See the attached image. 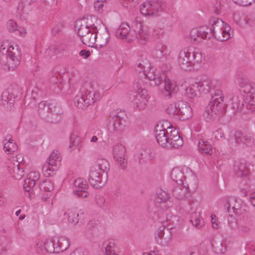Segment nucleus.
I'll use <instances>...</instances> for the list:
<instances>
[{
    "label": "nucleus",
    "mask_w": 255,
    "mask_h": 255,
    "mask_svg": "<svg viewBox=\"0 0 255 255\" xmlns=\"http://www.w3.org/2000/svg\"><path fill=\"white\" fill-rule=\"evenodd\" d=\"M198 145L199 150L201 153L211 155L213 152V148L212 145L207 140L203 139H199Z\"/></svg>",
    "instance_id": "7c9ffc66"
},
{
    "label": "nucleus",
    "mask_w": 255,
    "mask_h": 255,
    "mask_svg": "<svg viewBox=\"0 0 255 255\" xmlns=\"http://www.w3.org/2000/svg\"><path fill=\"white\" fill-rule=\"evenodd\" d=\"M83 213L79 214L73 212H71L68 214V221L69 223L72 224L73 226H80L83 224Z\"/></svg>",
    "instance_id": "c85d7f7f"
},
{
    "label": "nucleus",
    "mask_w": 255,
    "mask_h": 255,
    "mask_svg": "<svg viewBox=\"0 0 255 255\" xmlns=\"http://www.w3.org/2000/svg\"><path fill=\"white\" fill-rule=\"evenodd\" d=\"M118 162L120 168L122 169L125 170L127 166V160L125 158V156H122V158H118V159H115Z\"/></svg>",
    "instance_id": "4d7b16f0"
},
{
    "label": "nucleus",
    "mask_w": 255,
    "mask_h": 255,
    "mask_svg": "<svg viewBox=\"0 0 255 255\" xmlns=\"http://www.w3.org/2000/svg\"><path fill=\"white\" fill-rule=\"evenodd\" d=\"M61 157L57 150H54L50 155L48 161L49 164H58L60 165Z\"/></svg>",
    "instance_id": "49530a36"
},
{
    "label": "nucleus",
    "mask_w": 255,
    "mask_h": 255,
    "mask_svg": "<svg viewBox=\"0 0 255 255\" xmlns=\"http://www.w3.org/2000/svg\"><path fill=\"white\" fill-rule=\"evenodd\" d=\"M102 97L100 88L97 84L92 83L83 87L74 99L75 105L79 109H86L94 104Z\"/></svg>",
    "instance_id": "7ed1b4c3"
},
{
    "label": "nucleus",
    "mask_w": 255,
    "mask_h": 255,
    "mask_svg": "<svg viewBox=\"0 0 255 255\" xmlns=\"http://www.w3.org/2000/svg\"><path fill=\"white\" fill-rule=\"evenodd\" d=\"M224 96L221 90H215L212 94L208 105L206 107L204 117L209 122L215 119L218 115H222L225 111L226 105L224 103Z\"/></svg>",
    "instance_id": "39448f33"
},
{
    "label": "nucleus",
    "mask_w": 255,
    "mask_h": 255,
    "mask_svg": "<svg viewBox=\"0 0 255 255\" xmlns=\"http://www.w3.org/2000/svg\"><path fill=\"white\" fill-rule=\"evenodd\" d=\"M75 187H78L79 189L75 191V193L79 197L85 198L88 196V192L86 190L88 188V185L86 181L82 178L76 179L74 182Z\"/></svg>",
    "instance_id": "6ab92c4d"
},
{
    "label": "nucleus",
    "mask_w": 255,
    "mask_h": 255,
    "mask_svg": "<svg viewBox=\"0 0 255 255\" xmlns=\"http://www.w3.org/2000/svg\"><path fill=\"white\" fill-rule=\"evenodd\" d=\"M125 113L124 112H120L116 113L113 117L112 123L109 125V129L111 132H122L124 130Z\"/></svg>",
    "instance_id": "4468645a"
},
{
    "label": "nucleus",
    "mask_w": 255,
    "mask_h": 255,
    "mask_svg": "<svg viewBox=\"0 0 255 255\" xmlns=\"http://www.w3.org/2000/svg\"><path fill=\"white\" fill-rule=\"evenodd\" d=\"M55 244L51 240H47L44 244L45 250L48 253H54L59 252V251L55 250Z\"/></svg>",
    "instance_id": "8fccbe9b"
},
{
    "label": "nucleus",
    "mask_w": 255,
    "mask_h": 255,
    "mask_svg": "<svg viewBox=\"0 0 255 255\" xmlns=\"http://www.w3.org/2000/svg\"><path fill=\"white\" fill-rule=\"evenodd\" d=\"M177 61L181 68L190 70L194 65L202 61V55L201 53L197 51L191 52L188 49H184L180 51Z\"/></svg>",
    "instance_id": "423d86ee"
},
{
    "label": "nucleus",
    "mask_w": 255,
    "mask_h": 255,
    "mask_svg": "<svg viewBox=\"0 0 255 255\" xmlns=\"http://www.w3.org/2000/svg\"><path fill=\"white\" fill-rule=\"evenodd\" d=\"M126 152L125 147L121 143H117L113 147V154L114 159H118V158H122V156H125Z\"/></svg>",
    "instance_id": "c9c22d12"
},
{
    "label": "nucleus",
    "mask_w": 255,
    "mask_h": 255,
    "mask_svg": "<svg viewBox=\"0 0 255 255\" xmlns=\"http://www.w3.org/2000/svg\"><path fill=\"white\" fill-rule=\"evenodd\" d=\"M50 104V102L47 101H42L39 104L38 110L39 116L45 121L50 113L51 106Z\"/></svg>",
    "instance_id": "b1692460"
},
{
    "label": "nucleus",
    "mask_w": 255,
    "mask_h": 255,
    "mask_svg": "<svg viewBox=\"0 0 255 255\" xmlns=\"http://www.w3.org/2000/svg\"><path fill=\"white\" fill-rule=\"evenodd\" d=\"M105 0H97L94 4L95 8L100 13L103 11V7Z\"/></svg>",
    "instance_id": "bf43d9fd"
},
{
    "label": "nucleus",
    "mask_w": 255,
    "mask_h": 255,
    "mask_svg": "<svg viewBox=\"0 0 255 255\" xmlns=\"http://www.w3.org/2000/svg\"><path fill=\"white\" fill-rule=\"evenodd\" d=\"M150 67V63L146 59H140L137 60L135 64V70L139 74L143 73V71L146 70L145 68H149Z\"/></svg>",
    "instance_id": "58836bf2"
},
{
    "label": "nucleus",
    "mask_w": 255,
    "mask_h": 255,
    "mask_svg": "<svg viewBox=\"0 0 255 255\" xmlns=\"http://www.w3.org/2000/svg\"><path fill=\"white\" fill-rule=\"evenodd\" d=\"M225 1L223 0H222V1H216V2L214 4V12L216 14H219L220 13V11L222 8L224 7V4L223 3Z\"/></svg>",
    "instance_id": "13d9d810"
},
{
    "label": "nucleus",
    "mask_w": 255,
    "mask_h": 255,
    "mask_svg": "<svg viewBox=\"0 0 255 255\" xmlns=\"http://www.w3.org/2000/svg\"><path fill=\"white\" fill-rule=\"evenodd\" d=\"M90 52L89 50H82L79 52V55L84 58H87L90 55Z\"/></svg>",
    "instance_id": "e2e57ef3"
},
{
    "label": "nucleus",
    "mask_w": 255,
    "mask_h": 255,
    "mask_svg": "<svg viewBox=\"0 0 255 255\" xmlns=\"http://www.w3.org/2000/svg\"><path fill=\"white\" fill-rule=\"evenodd\" d=\"M58 50L54 45L50 46L44 52V57L46 58H50L55 56L58 52Z\"/></svg>",
    "instance_id": "de8ad7c7"
},
{
    "label": "nucleus",
    "mask_w": 255,
    "mask_h": 255,
    "mask_svg": "<svg viewBox=\"0 0 255 255\" xmlns=\"http://www.w3.org/2000/svg\"><path fill=\"white\" fill-rule=\"evenodd\" d=\"M232 200H234V202H237L236 199H234L233 198H231L230 199L227 200L224 204V208L226 210L227 212L229 213V216L231 217L233 216L230 214L232 213L231 210L233 211L232 212L234 213L236 215H238L239 214L238 210L240 209L241 207L240 203H237V204L233 205L232 208L231 209V206L232 204L231 202Z\"/></svg>",
    "instance_id": "c756f323"
},
{
    "label": "nucleus",
    "mask_w": 255,
    "mask_h": 255,
    "mask_svg": "<svg viewBox=\"0 0 255 255\" xmlns=\"http://www.w3.org/2000/svg\"><path fill=\"white\" fill-rule=\"evenodd\" d=\"M239 85L244 93L247 95L245 96V103L251 111H255V84L248 79L241 78Z\"/></svg>",
    "instance_id": "6e6552de"
},
{
    "label": "nucleus",
    "mask_w": 255,
    "mask_h": 255,
    "mask_svg": "<svg viewBox=\"0 0 255 255\" xmlns=\"http://www.w3.org/2000/svg\"><path fill=\"white\" fill-rule=\"evenodd\" d=\"M211 244L214 252L217 254H222L226 251V247L220 240L213 239Z\"/></svg>",
    "instance_id": "e433bc0d"
},
{
    "label": "nucleus",
    "mask_w": 255,
    "mask_h": 255,
    "mask_svg": "<svg viewBox=\"0 0 255 255\" xmlns=\"http://www.w3.org/2000/svg\"><path fill=\"white\" fill-rule=\"evenodd\" d=\"M210 28L200 27L192 29L190 33V40L193 43H199L202 39H210L214 36L217 40L224 41L230 37L229 31L230 27L222 19L212 17L210 19Z\"/></svg>",
    "instance_id": "f257e3e1"
},
{
    "label": "nucleus",
    "mask_w": 255,
    "mask_h": 255,
    "mask_svg": "<svg viewBox=\"0 0 255 255\" xmlns=\"http://www.w3.org/2000/svg\"><path fill=\"white\" fill-rule=\"evenodd\" d=\"M190 222L193 226L198 229H200L203 224V220L200 217V215L198 213L194 212L192 213L190 216Z\"/></svg>",
    "instance_id": "ea45409f"
},
{
    "label": "nucleus",
    "mask_w": 255,
    "mask_h": 255,
    "mask_svg": "<svg viewBox=\"0 0 255 255\" xmlns=\"http://www.w3.org/2000/svg\"><path fill=\"white\" fill-rule=\"evenodd\" d=\"M168 199L167 193L162 189L157 190L155 197V200L158 203L165 202Z\"/></svg>",
    "instance_id": "a19ab883"
},
{
    "label": "nucleus",
    "mask_w": 255,
    "mask_h": 255,
    "mask_svg": "<svg viewBox=\"0 0 255 255\" xmlns=\"http://www.w3.org/2000/svg\"><path fill=\"white\" fill-rule=\"evenodd\" d=\"M163 33H164V30L162 29L157 28L154 29L153 34L157 35V36H158V37H159V36L162 35L163 34Z\"/></svg>",
    "instance_id": "0e129e2a"
},
{
    "label": "nucleus",
    "mask_w": 255,
    "mask_h": 255,
    "mask_svg": "<svg viewBox=\"0 0 255 255\" xmlns=\"http://www.w3.org/2000/svg\"><path fill=\"white\" fill-rule=\"evenodd\" d=\"M165 228V225H161L155 233V239L156 243L158 244L161 245L163 243Z\"/></svg>",
    "instance_id": "c03bdc74"
},
{
    "label": "nucleus",
    "mask_w": 255,
    "mask_h": 255,
    "mask_svg": "<svg viewBox=\"0 0 255 255\" xmlns=\"http://www.w3.org/2000/svg\"><path fill=\"white\" fill-rule=\"evenodd\" d=\"M7 168L9 172L15 179L19 180L24 175V170L20 167L19 163L15 164L14 163L10 162Z\"/></svg>",
    "instance_id": "412c9836"
},
{
    "label": "nucleus",
    "mask_w": 255,
    "mask_h": 255,
    "mask_svg": "<svg viewBox=\"0 0 255 255\" xmlns=\"http://www.w3.org/2000/svg\"><path fill=\"white\" fill-rule=\"evenodd\" d=\"M178 113L177 116L181 120H186L192 117V110L189 105L184 101L178 102Z\"/></svg>",
    "instance_id": "f3484780"
},
{
    "label": "nucleus",
    "mask_w": 255,
    "mask_h": 255,
    "mask_svg": "<svg viewBox=\"0 0 255 255\" xmlns=\"http://www.w3.org/2000/svg\"><path fill=\"white\" fill-rule=\"evenodd\" d=\"M56 245L59 248L58 251L62 252L69 248L70 242L68 239L65 237H62L58 241Z\"/></svg>",
    "instance_id": "a18cd8bd"
},
{
    "label": "nucleus",
    "mask_w": 255,
    "mask_h": 255,
    "mask_svg": "<svg viewBox=\"0 0 255 255\" xmlns=\"http://www.w3.org/2000/svg\"><path fill=\"white\" fill-rule=\"evenodd\" d=\"M39 174L37 172H31L29 174V178L34 181L35 183L39 178Z\"/></svg>",
    "instance_id": "052dcab7"
},
{
    "label": "nucleus",
    "mask_w": 255,
    "mask_h": 255,
    "mask_svg": "<svg viewBox=\"0 0 255 255\" xmlns=\"http://www.w3.org/2000/svg\"><path fill=\"white\" fill-rule=\"evenodd\" d=\"M196 83L198 86L200 96L201 94H206L208 93L212 88V81L208 78L196 82Z\"/></svg>",
    "instance_id": "bb28decb"
},
{
    "label": "nucleus",
    "mask_w": 255,
    "mask_h": 255,
    "mask_svg": "<svg viewBox=\"0 0 255 255\" xmlns=\"http://www.w3.org/2000/svg\"><path fill=\"white\" fill-rule=\"evenodd\" d=\"M59 73L58 72H53L49 75L48 81L53 87V90L56 92L60 91L62 88V84L60 81Z\"/></svg>",
    "instance_id": "5701e85b"
},
{
    "label": "nucleus",
    "mask_w": 255,
    "mask_h": 255,
    "mask_svg": "<svg viewBox=\"0 0 255 255\" xmlns=\"http://www.w3.org/2000/svg\"><path fill=\"white\" fill-rule=\"evenodd\" d=\"M97 165L99 168V169L103 172L107 173L110 170V164L109 161L104 159H98L97 160Z\"/></svg>",
    "instance_id": "37998d69"
},
{
    "label": "nucleus",
    "mask_w": 255,
    "mask_h": 255,
    "mask_svg": "<svg viewBox=\"0 0 255 255\" xmlns=\"http://www.w3.org/2000/svg\"><path fill=\"white\" fill-rule=\"evenodd\" d=\"M39 188L41 191L51 192L53 190L54 185L51 181L46 179L40 183Z\"/></svg>",
    "instance_id": "79ce46f5"
},
{
    "label": "nucleus",
    "mask_w": 255,
    "mask_h": 255,
    "mask_svg": "<svg viewBox=\"0 0 255 255\" xmlns=\"http://www.w3.org/2000/svg\"><path fill=\"white\" fill-rule=\"evenodd\" d=\"M102 247L105 249V255H119L117 254L118 248L113 239L105 241Z\"/></svg>",
    "instance_id": "393cba45"
},
{
    "label": "nucleus",
    "mask_w": 255,
    "mask_h": 255,
    "mask_svg": "<svg viewBox=\"0 0 255 255\" xmlns=\"http://www.w3.org/2000/svg\"><path fill=\"white\" fill-rule=\"evenodd\" d=\"M197 188L196 182L194 184H187L185 186L182 184L175 186L172 189L173 196L178 200H183L187 198L189 194Z\"/></svg>",
    "instance_id": "ddd939ff"
},
{
    "label": "nucleus",
    "mask_w": 255,
    "mask_h": 255,
    "mask_svg": "<svg viewBox=\"0 0 255 255\" xmlns=\"http://www.w3.org/2000/svg\"><path fill=\"white\" fill-rule=\"evenodd\" d=\"M235 2L243 6H248L252 3V2L248 1L246 0H236Z\"/></svg>",
    "instance_id": "680f3d73"
},
{
    "label": "nucleus",
    "mask_w": 255,
    "mask_h": 255,
    "mask_svg": "<svg viewBox=\"0 0 255 255\" xmlns=\"http://www.w3.org/2000/svg\"><path fill=\"white\" fill-rule=\"evenodd\" d=\"M234 171L237 176L243 179H246L249 174L248 167L245 163L236 162Z\"/></svg>",
    "instance_id": "4be33fe9"
},
{
    "label": "nucleus",
    "mask_w": 255,
    "mask_h": 255,
    "mask_svg": "<svg viewBox=\"0 0 255 255\" xmlns=\"http://www.w3.org/2000/svg\"><path fill=\"white\" fill-rule=\"evenodd\" d=\"M50 106H51L50 112L60 116L63 114L61 107L57 103L50 102Z\"/></svg>",
    "instance_id": "3c124183"
},
{
    "label": "nucleus",
    "mask_w": 255,
    "mask_h": 255,
    "mask_svg": "<svg viewBox=\"0 0 255 255\" xmlns=\"http://www.w3.org/2000/svg\"><path fill=\"white\" fill-rule=\"evenodd\" d=\"M165 7L164 2L160 0H148L144 2L140 8V13L144 15L157 16Z\"/></svg>",
    "instance_id": "1a4fd4ad"
},
{
    "label": "nucleus",
    "mask_w": 255,
    "mask_h": 255,
    "mask_svg": "<svg viewBox=\"0 0 255 255\" xmlns=\"http://www.w3.org/2000/svg\"><path fill=\"white\" fill-rule=\"evenodd\" d=\"M178 102L169 105L166 109V113L171 115L177 116L178 113Z\"/></svg>",
    "instance_id": "603ef678"
},
{
    "label": "nucleus",
    "mask_w": 255,
    "mask_h": 255,
    "mask_svg": "<svg viewBox=\"0 0 255 255\" xmlns=\"http://www.w3.org/2000/svg\"><path fill=\"white\" fill-rule=\"evenodd\" d=\"M169 132L168 127L165 128L162 126L156 127L155 130V137L157 143L161 146L168 148Z\"/></svg>",
    "instance_id": "2eb2a0df"
},
{
    "label": "nucleus",
    "mask_w": 255,
    "mask_h": 255,
    "mask_svg": "<svg viewBox=\"0 0 255 255\" xmlns=\"http://www.w3.org/2000/svg\"><path fill=\"white\" fill-rule=\"evenodd\" d=\"M96 229L95 223L93 221H90L87 225L86 227V232L87 234L91 235Z\"/></svg>",
    "instance_id": "6e6d98bb"
},
{
    "label": "nucleus",
    "mask_w": 255,
    "mask_h": 255,
    "mask_svg": "<svg viewBox=\"0 0 255 255\" xmlns=\"http://www.w3.org/2000/svg\"><path fill=\"white\" fill-rule=\"evenodd\" d=\"M172 179L178 184H183L182 178L184 177L182 171L179 168H174L171 172Z\"/></svg>",
    "instance_id": "f704fd0d"
},
{
    "label": "nucleus",
    "mask_w": 255,
    "mask_h": 255,
    "mask_svg": "<svg viewBox=\"0 0 255 255\" xmlns=\"http://www.w3.org/2000/svg\"><path fill=\"white\" fill-rule=\"evenodd\" d=\"M167 53V47L162 43H157L154 51V56L158 59L163 57Z\"/></svg>",
    "instance_id": "4c0bfd02"
},
{
    "label": "nucleus",
    "mask_w": 255,
    "mask_h": 255,
    "mask_svg": "<svg viewBox=\"0 0 255 255\" xmlns=\"http://www.w3.org/2000/svg\"><path fill=\"white\" fill-rule=\"evenodd\" d=\"M95 201L97 205L100 208L107 210L108 209V203L106 202V199L101 195H98L96 197Z\"/></svg>",
    "instance_id": "09e8293b"
},
{
    "label": "nucleus",
    "mask_w": 255,
    "mask_h": 255,
    "mask_svg": "<svg viewBox=\"0 0 255 255\" xmlns=\"http://www.w3.org/2000/svg\"><path fill=\"white\" fill-rule=\"evenodd\" d=\"M235 141L237 144L244 143L247 146L254 144V139L251 136L243 135L241 131H236L234 133Z\"/></svg>",
    "instance_id": "aec40b11"
},
{
    "label": "nucleus",
    "mask_w": 255,
    "mask_h": 255,
    "mask_svg": "<svg viewBox=\"0 0 255 255\" xmlns=\"http://www.w3.org/2000/svg\"><path fill=\"white\" fill-rule=\"evenodd\" d=\"M231 107L234 110L240 111L241 112L246 113L248 110H251L250 108L246 106L245 100L240 104V100L238 96H233L231 99Z\"/></svg>",
    "instance_id": "a878e982"
},
{
    "label": "nucleus",
    "mask_w": 255,
    "mask_h": 255,
    "mask_svg": "<svg viewBox=\"0 0 255 255\" xmlns=\"http://www.w3.org/2000/svg\"><path fill=\"white\" fill-rule=\"evenodd\" d=\"M168 130H170L168 148H177L182 146L183 144L182 138L180 137L178 131L169 127Z\"/></svg>",
    "instance_id": "a211bd4d"
},
{
    "label": "nucleus",
    "mask_w": 255,
    "mask_h": 255,
    "mask_svg": "<svg viewBox=\"0 0 255 255\" xmlns=\"http://www.w3.org/2000/svg\"><path fill=\"white\" fill-rule=\"evenodd\" d=\"M117 37L127 39L128 42L136 39L141 44L147 41L146 31L143 29L142 21L140 17H136L131 23V28L127 22H123L115 32Z\"/></svg>",
    "instance_id": "f03ea898"
},
{
    "label": "nucleus",
    "mask_w": 255,
    "mask_h": 255,
    "mask_svg": "<svg viewBox=\"0 0 255 255\" xmlns=\"http://www.w3.org/2000/svg\"><path fill=\"white\" fill-rule=\"evenodd\" d=\"M88 180L90 184L96 188L103 187L106 182L105 179H102L101 174L98 172V170L94 169V167L91 168L90 170Z\"/></svg>",
    "instance_id": "dca6fc26"
},
{
    "label": "nucleus",
    "mask_w": 255,
    "mask_h": 255,
    "mask_svg": "<svg viewBox=\"0 0 255 255\" xmlns=\"http://www.w3.org/2000/svg\"><path fill=\"white\" fill-rule=\"evenodd\" d=\"M21 94V88L16 84H11L2 92L1 101L4 107L8 109L13 106L15 99Z\"/></svg>",
    "instance_id": "9d476101"
},
{
    "label": "nucleus",
    "mask_w": 255,
    "mask_h": 255,
    "mask_svg": "<svg viewBox=\"0 0 255 255\" xmlns=\"http://www.w3.org/2000/svg\"><path fill=\"white\" fill-rule=\"evenodd\" d=\"M7 28L10 32H13L16 30L19 31V32L21 33V31L19 30V29L17 28L18 26L17 25L16 22L10 19L9 20L6 24Z\"/></svg>",
    "instance_id": "5fc2aeb1"
},
{
    "label": "nucleus",
    "mask_w": 255,
    "mask_h": 255,
    "mask_svg": "<svg viewBox=\"0 0 255 255\" xmlns=\"http://www.w3.org/2000/svg\"><path fill=\"white\" fill-rule=\"evenodd\" d=\"M35 183L34 180H32L31 178H28L24 180L23 184V189L25 191V195L28 196L29 198H33V187H34Z\"/></svg>",
    "instance_id": "2f4dec72"
},
{
    "label": "nucleus",
    "mask_w": 255,
    "mask_h": 255,
    "mask_svg": "<svg viewBox=\"0 0 255 255\" xmlns=\"http://www.w3.org/2000/svg\"><path fill=\"white\" fill-rule=\"evenodd\" d=\"M60 164H49V162H47L46 164H45L42 167V170L43 175L46 177H49L54 174V173L58 169V166Z\"/></svg>",
    "instance_id": "473e14b6"
},
{
    "label": "nucleus",
    "mask_w": 255,
    "mask_h": 255,
    "mask_svg": "<svg viewBox=\"0 0 255 255\" xmlns=\"http://www.w3.org/2000/svg\"><path fill=\"white\" fill-rule=\"evenodd\" d=\"M155 71V69L149 67V70L143 71V73L140 76L148 79L150 81V84L152 86H157L163 81L164 83V90L162 92L163 95L168 98L175 96L178 89L175 84L173 83L164 74H156Z\"/></svg>",
    "instance_id": "20e7f679"
},
{
    "label": "nucleus",
    "mask_w": 255,
    "mask_h": 255,
    "mask_svg": "<svg viewBox=\"0 0 255 255\" xmlns=\"http://www.w3.org/2000/svg\"><path fill=\"white\" fill-rule=\"evenodd\" d=\"M240 230L242 232L247 233L250 230V229L249 226L245 225V226H241Z\"/></svg>",
    "instance_id": "338daca9"
},
{
    "label": "nucleus",
    "mask_w": 255,
    "mask_h": 255,
    "mask_svg": "<svg viewBox=\"0 0 255 255\" xmlns=\"http://www.w3.org/2000/svg\"><path fill=\"white\" fill-rule=\"evenodd\" d=\"M250 201L251 202L252 205L255 207V192L252 193Z\"/></svg>",
    "instance_id": "774afa93"
},
{
    "label": "nucleus",
    "mask_w": 255,
    "mask_h": 255,
    "mask_svg": "<svg viewBox=\"0 0 255 255\" xmlns=\"http://www.w3.org/2000/svg\"><path fill=\"white\" fill-rule=\"evenodd\" d=\"M98 30L94 25L82 24L78 29L81 41L89 47H93L96 41Z\"/></svg>",
    "instance_id": "0eeeda50"
},
{
    "label": "nucleus",
    "mask_w": 255,
    "mask_h": 255,
    "mask_svg": "<svg viewBox=\"0 0 255 255\" xmlns=\"http://www.w3.org/2000/svg\"><path fill=\"white\" fill-rule=\"evenodd\" d=\"M6 53V62L4 64L7 66L9 71H13L20 63L21 51L17 45L15 47L10 46Z\"/></svg>",
    "instance_id": "9b49d317"
},
{
    "label": "nucleus",
    "mask_w": 255,
    "mask_h": 255,
    "mask_svg": "<svg viewBox=\"0 0 255 255\" xmlns=\"http://www.w3.org/2000/svg\"><path fill=\"white\" fill-rule=\"evenodd\" d=\"M61 117L60 115L50 112L46 122L50 124H56L60 122Z\"/></svg>",
    "instance_id": "864d4df0"
},
{
    "label": "nucleus",
    "mask_w": 255,
    "mask_h": 255,
    "mask_svg": "<svg viewBox=\"0 0 255 255\" xmlns=\"http://www.w3.org/2000/svg\"><path fill=\"white\" fill-rule=\"evenodd\" d=\"M134 88L135 91L133 104L138 110H143L146 107L148 100L147 90L141 87L139 88L137 85H134Z\"/></svg>",
    "instance_id": "f8f14e48"
},
{
    "label": "nucleus",
    "mask_w": 255,
    "mask_h": 255,
    "mask_svg": "<svg viewBox=\"0 0 255 255\" xmlns=\"http://www.w3.org/2000/svg\"><path fill=\"white\" fill-rule=\"evenodd\" d=\"M185 95L188 98L200 96V92L198 89V86L196 82L191 84L185 89Z\"/></svg>",
    "instance_id": "72a5a7b5"
},
{
    "label": "nucleus",
    "mask_w": 255,
    "mask_h": 255,
    "mask_svg": "<svg viewBox=\"0 0 255 255\" xmlns=\"http://www.w3.org/2000/svg\"><path fill=\"white\" fill-rule=\"evenodd\" d=\"M13 141L10 135H7L3 140V149L7 154H12L17 150V146Z\"/></svg>",
    "instance_id": "cd10ccee"
},
{
    "label": "nucleus",
    "mask_w": 255,
    "mask_h": 255,
    "mask_svg": "<svg viewBox=\"0 0 255 255\" xmlns=\"http://www.w3.org/2000/svg\"><path fill=\"white\" fill-rule=\"evenodd\" d=\"M245 225L249 226H251L253 225V222L251 217L247 216L245 219Z\"/></svg>",
    "instance_id": "69168bd1"
}]
</instances>
